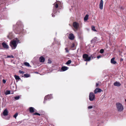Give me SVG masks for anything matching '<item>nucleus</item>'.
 Returning <instances> with one entry per match:
<instances>
[{
	"label": "nucleus",
	"instance_id": "412c9836",
	"mask_svg": "<svg viewBox=\"0 0 126 126\" xmlns=\"http://www.w3.org/2000/svg\"><path fill=\"white\" fill-rule=\"evenodd\" d=\"M57 8H55V7H53V13H54L56 12L57 11Z\"/></svg>",
	"mask_w": 126,
	"mask_h": 126
},
{
	"label": "nucleus",
	"instance_id": "7c9ffc66",
	"mask_svg": "<svg viewBox=\"0 0 126 126\" xmlns=\"http://www.w3.org/2000/svg\"><path fill=\"white\" fill-rule=\"evenodd\" d=\"M18 114L17 113H16L15 115L14 116V117L15 118H16V117L18 115Z\"/></svg>",
	"mask_w": 126,
	"mask_h": 126
},
{
	"label": "nucleus",
	"instance_id": "6e6552de",
	"mask_svg": "<svg viewBox=\"0 0 126 126\" xmlns=\"http://www.w3.org/2000/svg\"><path fill=\"white\" fill-rule=\"evenodd\" d=\"M102 91V90L98 88H96L94 91V92L95 94H96L97 93H99L101 92Z\"/></svg>",
	"mask_w": 126,
	"mask_h": 126
},
{
	"label": "nucleus",
	"instance_id": "79ce46f5",
	"mask_svg": "<svg viewBox=\"0 0 126 126\" xmlns=\"http://www.w3.org/2000/svg\"><path fill=\"white\" fill-rule=\"evenodd\" d=\"M120 61H122L123 60V59H120Z\"/></svg>",
	"mask_w": 126,
	"mask_h": 126
},
{
	"label": "nucleus",
	"instance_id": "2f4dec72",
	"mask_svg": "<svg viewBox=\"0 0 126 126\" xmlns=\"http://www.w3.org/2000/svg\"><path fill=\"white\" fill-rule=\"evenodd\" d=\"M104 52V50L103 49H101L100 50V52L101 53H103Z\"/></svg>",
	"mask_w": 126,
	"mask_h": 126
},
{
	"label": "nucleus",
	"instance_id": "a878e982",
	"mask_svg": "<svg viewBox=\"0 0 126 126\" xmlns=\"http://www.w3.org/2000/svg\"><path fill=\"white\" fill-rule=\"evenodd\" d=\"M11 33H10L9 34V35H8L7 36V37L9 39H11Z\"/></svg>",
	"mask_w": 126,
	"mask_h": 126
},
{
	"label": "nucleus",
	"instance_id": "423d86ee",
	"mask_svg": "<svg viewBox=\"0 0 126 126\" xmlns=\"http://www.w3.org/2000/svg\"><path fill=\"white\" fill-rule=\"evenodd\" d=\"M79 26V23L76 22H74L73 23V26L77 30L78 29Z\"/></svg>",
	"mask_w": 126,
	"mask_h": 126
},
{
	"label": "nucleus",
	"instance_id": "c03bdc74",
	"mask_svg": "<svg viewBox=\"0 0 126 126\" xmlns=\"http://www.w3.org/2000/svg\"><path fill=\"white\" fill-rule=\"evenodd\" d=\"M125 101L126 102V99L125 100Z\"/></svg>",
	"mask_w": 126,
	"mask_h": 126
},
{
	"label": "nucleus",
	"instance_id": "4be33fe9",
	"mask_svg": "<svg viewBox=\"0 0 126 126\" xmlns=\"http://www.w3.org/2000/svg\"><path fill=\"white\" fill-rule=\"evenodd\" d=\"M24 76L26 78H28L30 76V75L29 74H25L24 75Z\"/></svg>",
	"mask_w": 126,
	"mask_h": 126
},
{
	"label": "nucleus",
	"instance_id": "e433bc0d",
	"mask_svg": "<svg viewBox=\"0 0 126 126\" xmlns=\"http://www.w3.org/2000/svg\"><path fill=\"white\" fill-rule=\"evenodd\" d=\"M2 81L4 83H5L6 82V81L5 79H3L2 80Z\"/></svg>",
	"mask_w": 126,
	"mask_h": 126
},
{
	"label": "nucleus",
	"instance_id": "37998d69",
	"mask_svg": "<svg viewBox=\"0 0 126 126\" xmlns=\"http://www.w3.org/2000/svg\"><path fill=\"white\" fill-rule=\"evenodd\" d=\"M52 17H54L55 16V15H54H54H53V14H52Z\"/></svg>",
	"mask_w": 126,
	"mask_h": 126
},
{
	"label": "nucleus",
	"instance_id": "f03ea898",
	"mask_svg": "<svg viewBox=\"0 0 126 126\" xmlns=\"http://www.w3.org/2000/svg\"><path fill=\"white\" fill-rule=\"evenodd\" d=\"M116 106L117 109L119 111H122L123 110V106L121 103H117L116 104Z\"/></svg>",
	"mask_w": 126,
	"mask_h": 126
},
{
	"label": "nucleus",
	"instance_id": "dca6fc26",
	"mask_svg": "<svg viewBox=\"0 0 126 126\" xmlns=\"http://www.w3.org/2000/svg\"><path fill=\"white\" fill-rule=\"evenodd\" d=\"M45 60V58L42 56L41 57L39 58V61L41 62H43Z\"/></svg>",
	"mask_w": 126,
	"mask_h": 126
},
{
	"label": "nucleus",
	"instance_id": "f704fd0d",
	"mask_svg": "<svg viewBox=\"0 0 126 126\" xmlns=\"http://www.w3.org/2000/svg\"><path fill=\"white\" fill-rule=\"evenodd\" d=\"M93 108V107L92 106H89L88 107V109H92Z\"/></svg>",
	"mask_w": 126,
	"mask_h": 126
},
{
	"label": "nucleus",
	"instance_id": "ddd939ff",
	"mask_svg": "<svg viewBox=\"0 0 126 126\" xmlns=\"http://www.w3.org/2000/svg\"><path fill=\"white\" fill-rule=\"evenodd\" d=\"M113 85L116 86H121V84L119 82L116 81L113 84Z\"/></svg>",
	"mask_w": 126,
	"mask_h": 126
},
{
	"label": "nucleus",
	"instance_id": "f3484780",
	"mask_svg": "<svg viewBox=\"0 0 126 126\" xmlns=\"http://www.w3.org/2000/svg\"><path fill=\"white\" fill-rule=\"evenodd\" d=\"M60 3V2H58L57 3H55L53 4H55V7H55V8H57L58 7V5Z\"/></svg>",
	"mask_w": 126,
	"mask_h": 126
},
{
	"label": "nucleus",
	"instance_id": "72a5a7b5",
	"mask_svg": "<svg viewBox=\"0 0 126 126\" xmlns=\"http://www.w3.org/2000/svg\"><path fill=\"white\" fill-rule=\"evenodd\" d=\"M19 72L20 74H22L24 73V72L21 70H19Z\"/></svg>",
	"mask_w": 126,
	"mask_h": 126
},
{
	"label": "nucleus",
	"instance_id": "ea45409f",
	"mask_svg": "<svg viewBox=\"0 0 126 126\" xmlns=\"http://www.w3.org/2000/svg\"><path fill=\"white\" fill-rule=\"evenodd\" d=\"M6 120H9V117H8L7 118H6Z\"/></svg>",
	"mask_w": 126,
	"mask_h": 126
},
{
	"label": "nucleus",
	"instance_id": "a19ab883",
	"mask_svg": "<svg viewBox=\"0 0 126 126\" xmlns=\"http://www.w3.org/2000/svg\"><path fill=\"white\" fill-rule=\"evenodd\" d=\"M74 44H73L72 46H71V47H74Z\"/></svg>",
	"mask_w": 126,
	"mask_h": 126
},
{
	"label": "nucleus",
	"instance_id": "9b49d317",
	"mask_svg": "<svg viewBox=\"0 0 126 126\" xmlns=\"http://www.w3.org/2000/svg\"><path fill=\"white\" fill-rule=\"evenodd\" d=\"M3 115L4 116L7 115L8 114V111L7 109H5L3 112Z\"/></svg>",
	"mask_w": 126,
	"mask_h": 126
},
{
	"label": "nucleus",
	"instance_id": "f257e3e1",
	"mask_svg": "<svg viewBox=\"0 0 126 126\" xmlns=\"http://www.w3.org/2000/svg\"><path fill=\"white\" fill-rule=\"evenodd\" d=\"M19 41V40L17 39L16 40H13L11 41L10 43V45L12 49H14L16 48L17 46V43Z\"/></svg>",
	"mask_w": 126,
	"mask_h": 126
},
{
	"label": "nucleus",
	"instance_id": "4468645a",
	"mask_svg": "<svg viewBox=\"0 0 126 126\" xmlns=\"http://www.w3.org/2000/svg\"><path fill=\"white\" fill-rule=\"evenodd\" d=\"M114 59L115 58H113L111 60L110 62L112 64H115L117 62L116 61H114Z\"/></svg>",
	"mask_w": 126,
	"mask_h": 126
},
{
	"label": "nucleus",
	"instance_id": "c756f323",
	"mask_svg": "<svg viewBox=\"0 0 126 126\" xmlns=\"http://www.w3.org/2000/svg\"><path fill=\"white\" fill-rule=\"evenodd\" d=\"M20 97L19 96H16L15 97V99L17 100Z\"/></svg>",
	"mask_w": 126,
	"mask_h": 126
},
{
	"label": "nucleus",
	"instance_id": "c9c22d12",
	"mask_svg": "<svg viewBox=\"0 0 126 126\" xmlns=\"http://www.w3.org/2000/svg\"><path fill=\"white\" fill-rule=\"evenodd\" d=\"M51 63V61L49 60H48V62H47L48 63Z\"/></svg>",
	"mask_w": 126,
	"mask_h": 126
},
{
	"label": "nucleus",
	"instance_id": "f8f14e48",
	"mask_svg": "<svg viewBox=\"0 0 126 126\" xmlns=\"http://www.w3.org/2000/svg\"><path fill=\"white\" fill-rule=\"evenodd\" d=\"M29 111L30 113H32L35 110L34 108L32 107H30L29 108Z\"/></svg>",
	"mask_w": 126,
	"mask_h": 126
},
{
	"label": "nucleus",
	"instance_id": "0eeeda50",
	"mask_svg": "<svg viewBox=\"0 0 126 126\" xmlns=\"http://www.w3.org/2000/svg\"><path fill=\"white\" fill-rule=\"evenodd\" d=\"M3 47L5 49H7L9 48V46L5 42H3L2 44Z\"/></svg>",
	"mask_w": 126,
	"mask_h": 126
},
{
	"label": "nucleus",
	"instance_id": "6ab92c4d",
	"mask_svg": "<svg viewBox=\"0 0 126 126\" xmlns=\"http://www.w3.org/2000/svg\"><path fill=\"white\" fill-rule=\"evenodd\" d=\"M14 77L16 80H19L20 79V78L18 76L15 75L14 76Z\"/></svg>",
	"mask_w": 126,
	"mask_h": 126
},
{
	"label": "nucleus",
	"instance_id": "c85d7f7f",
	"mask_svg": "<svg viewBox=\"0 0 126 126\" xmlns=\"http://www.w3.org/2000/svg\"><path fill=\"white\" fill-rule=\"evenodd\" d=\"M65 52L67 53H68L69 51L68 50V48L67 47L65 48Z\"/></svg>",
	"mask_w": 126,
	"mask_h": 126
},
{
	"label": "nucleus",
	"instance_id": "a211bd4d",
	"mask_svg": "<svg viewBox=\"0 0 126 126\" xmlns=\"http://www.w3.org/2000/svg\"><path fill=\"white\" fill-rule=\"evenodd\" d=\"M88 16H89L88 15H86L84 18V20L85 21L87 20L88 19Z\"/></svg>",
	"mask_w": 126,
	"mask_h": 126
},
{
	"label": "nucleus",
	"instance_id": "7ed1b4c3",
	"mask_svg": "<svg viewBox=\"0 0 126 126\" xmlns=\"http://www.w3.org/2000/svg\"><path fill=\"white\" fill-rule=\"evenodd\" d=\"M83 58L84 59V60L85 61H90L91 59V56L89 57L88 55L86 54H84L82 56Z\"/></svg>",
	"mask_w": 126,
	"mask_h": 126
},
{
	"label": "nucleus",
	"instance_id": "20e7f679",
	"mask_svg": "<svg viewBox=\"0 0 126 126\" xmlns=\"http://www.w3.org/2000/svg\"><path fill=\"white\" fill-rule=\"evenodd\" d=\"M95 98V95L93 93L91 92L89 95V99L91 101H93Z\"/></svg>",
	"mask_w": 126,
	"mask_h": 126
},
{
	"label": "nucleus",
	"instance_id": "58836bf2",
	"mask_svg": "<svg viewBox=\"0 0 126 126\" xmlns=\"http://www.w3.org/2000/svg\"><path fill=\"white\" fill-rule=\"evenodd\" d=\"M98 85H99V84L97 83H96V87L98 86Z\"/></svg>",
	"mask_w": 126,
	"mask_h": 126
},
{
	"label": "nucleus",
	"instance_id": "cd10ccee",
	"mask_svg": "<svg viewBox=\"0 0 126 126\" xmlns=\"http://www.w3.org/2000/svg\"><path fill=\"white\" fill-rule=\"evenodd\" d=\"M33 115H40V114L36 112L33 114Z\"/></svg>",
	"mask_w": 126,
	"mask_h": 126
},
{
	"label": "nucleus",
	"instance_id": "4c0bfd02",
	"mask_svg": "<svg viewBox=\"0 0 126 126\" xmlns=\"http://www.w3.org/2000/svg\"><path fill=\"white\" fill-rule=\"evenodd\" d=\"M101 56H98L97 57V58L98 59H99L100 58H101Z\"/></svg>",
	"mask_w": 126,
	"mask_h": 126
},
{
	"label": "nucleus",
	"instance_id": "aec40b11",
	"mask_svg": "<svg viewBox=\"0 0 126 126\" xmlns=\"http://www.w3.org/2000/svg\"><path fill=\"white\" fill-rule=\"evenodd\" d=\"M25 65L29 67L30 66V65L29 63L27 62H25L24 63Z\"/></svg>",
	"mask_w": 126,
	"mask_h": 126
},
{
	"label": "nucleus",
	"instance_id": "5701e85b",
	"mask_svg": "<svg viewBox=\"0 0 126 126\" xmlns=\"http://www.w3.org/2000/svg\"><path fill=\"white\" fill-rule=\"evenodd\" d=\"M71 60H68L66 63V64L67 65H68L70 64L71 63Z\"/></svg>",
	"mask_w": 126,
	"mask_h": 126
},
{
	"label": "nucleus",
	"instance_id": "b1692460",
	"mask_svg": "<svg viewBox=\"0 0 126 126\" xmlns=\"http://www.w3.org/2000/svg\"><path fill=\"white\" fill-rule=\"evenodd\" d=\"M17 24L19 25H20L21 26L22 25V23L20 21H18L16 23Z\"/></svg>",
	"mask_w": 126,
	"mask_h": 126
},
{
	"label": "nucleus",
	"instance_id": "1a4fd4ad",
	"mask_svg": "<svg viewBox=\"0 0 126 126\" xmlns=\"http://www.w3.org/2000/svg\"><path fill=\"white\" fill-rule=\"evenodd\" d=\"M103 0H101L99 5V8L101 10H102L103 8Z\"/></svg>",
	"mask_w": 126,
	"mask_h": 126
},
{
	"label": "nucleus",
	"instance_id": "bb28decb",
	"mask_svg": "<svg viewBox=\"0 0 126 126\" xmlns=\"http://www.w3.org/2000/svg\"><path fill=\"white\" fill-rule=\"evenodd\" d=\"M92 30L94 31H96L95 29V27L94 26L92 27Z\"/></svg>",
	"mask_w": 126,
	"mask_h": 126
},
{
	"label": "nucleus",
	"instance_id": "2eb2a0df",
	"mask_svg": "<svg viewBox=\"0 0 126 126\" xmlns=\"http://www.w3.org/2000/svg\"><path fill=\"white\" fill-rule=\"evenodd\" d=\"M68 69V67L66 66H63L61 68V69L63 71H65Z\"/></svg>",
	"mask_w": 126,
	"mask_h": 126
},
{
	"label": "nucleus",
	"instance_id": "a18cd8bd",
	"mask_svg": "<svg viewBox=\"0 0 126 126\" xmlns=\"http://www.w3.org/2000/svg\"><path fill=\"white\" fill-rule=\"evenodd\" d=\"M87 63H86V65H87Z\"/></svg>",
	"mask_w": 126,
	"mask_h": 126
},
{
	"label": "nucleus",
	"instance_id": "9d476101",
	"mask_svg": "<svg viewBox=\"0 0 126 126\" xmlns=\"http://www.w3.org/2000/svg\"><path fill=\"white\" fill-rule=\"evenodd\" d=\"M68 38L71 40H73L74 39V37L73 34V33L70 34L69 35Z\"/></svg>",
	"mask_w": 126,
	"mask_h": 126
},
{
	"label": "nucleus",
	"instance_id": "39448f33",
	"mask_svg": "<svg viewBox=\"0 0 126 126\" xmlns=\"http://www.w3.org/2000/svg\"><path fill=\"white\" fill-rule=\"evenodd\" d=\"M52 97L50 95H48L45 96V99L44 101V103H45L46 102V100H47L50 99L52 98Z\"/></svg>",
	"mask_w": 126,
	"mask_h": 126
},
{
	"label": "nucleus",
	"instance_id": "473e14b6",
	"mask_svg": "<svg viewBox=\"0 0 126 126\" xmlns=\"http://www.w3.org/2000/svg\"><path fill=\"white\" fill-rule=\"evenodd\" d=\"M14 57V56L12 55H8L7 57V58H13Z\"/></svg>",
	"mask_w": 126,
	"mask_h": 126
},
{
	"label": "nucleus",
	"instance_id": "393cba45",
	"mask_svg": "<svg viewBox=\"0 0 126 126\" xmlns=\"http://www.w3.org/2000/svg\"><path fill=\"white\" fill-rule=\"evenodd\" d=\"M10 94V91L7 90L5 93V94L6 95L8 94Z\"/></svg>",
	"mask_w": 126,
	"mask_h": 126
}]
</instances>
